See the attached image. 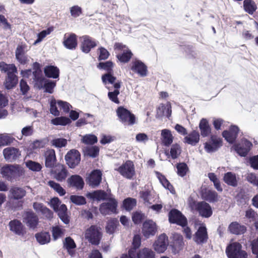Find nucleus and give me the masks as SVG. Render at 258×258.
Here are the masks:
<instances>
[{"label":"nucleus","mask_w":258,"mask_h":258,"mask_svg":"<svg viewBox=\"0 0 258 258\" xmlns=\"http://www.w3.org/2000/svg\"><path fill=\"white\" fill-rule=\"evenodd\" d=\"M157 177L162 185L166 189H168L171 193H175V190L173 185L170 183L166 177L159 172H157Z\"/></svg>","instance_id":"39"},{"label":"nucleus","mask_w":258,"mask_h":258,"mask_svg":"<svg viewBox=\"0 0 258 258\" xmlns=\"http://www.w3.org/2000/svg\"><path fill=\"white\" fill-rule=\"evenodd\" d=\"M131 70L141 77H145L148 74L147 66L140 60H136L133 62Z\"/></svg>","instance_id":"23"},{"label":"nucleus","mask_w":258,"mask_h":258,"mask_svg":"<svg viewBox=\"0 0 258 258\" xmlns=\"http://www.w3.org/2000/svg\"><path fill=\"white\" fill-rule=\"evenodd\" d=\"M83 142L86 144L93 145L97 142V138L95 135H86L83 137Z\"/></svg>","instance_id":"62"},{"label":"nucleus","mask_w":258,"mask_h":258,"mask_svg":"<svg viewBox=\"0 0 258 258\" xmlns=\"http://www.w3.org/2000/svg\"><path fill=\"white\" fill-rule=\"evenodd\" d=\"M9 226L10 231L17 235L23 236L26 233L25 227L21 222L18 219L10 221Z\"/></svg>","instance_id":"19"},{"label":"nucleus","mask_w":258,"mask_h":258,"mask_svg":"<svg viewBox=\"0 0 258 258\" xmlns=\"http://www.w3.org/2000/svg\"><path fill=\"white\" fill-rule=\"evenodd\" d=\"M118 224V221L115 218L109 220L106 226V232L109 234L113 233Z\"/></svg>","instance_id":"50"},{"label":"nucleus","mask_w":258,"mask_h":258,"mask_svg":"<svg viewBox=\"0 0 258 258\" xmlns=\"http://www.w3.org/2000/svg\"><path fill=\"white\" fill-rule=\"evenodd\" d=\"M225 251L228 258H248V253L242 249L241 244L238 242L230 243Z\"/></svg>","instance_id":"2"},{"label":"nucleus","mask_w":258,"mask_h":258,"mask_svg":"<svg viewBox=\"0 0 258 258\" xmlns=\"http://www.w3.org/2000/svg\"><path fill=\"white\" fill-rule=\"evenodd\" d=\"M157 115L158 116H163L166 115L167 117L171 116L172 110L171 105L170 102H167L165 105L161 103L157 108Z\"/></svg>","instance_id":"30"},{"label":"nucleus","mask_w":258,"mask_h":258,"mask_svg":"<svg viewBox=\"0 0 258 258\" xmlns=\"http://www.w3.org/2000/svg\"><path fill=\"white\" fill-rule=\"evenodd\" d=\"M20 168L18 165H7L3 167L1 173L6 179L11 181L19 174Z\"/></svg>","instance_id":"9"},{"label":"nucleus","mask_w":258,"mask_h":258,"mask_svg":"<svg viewBox=\"0 0 258 258\" xmlns=\"http://www.w3.org/2000/svg\"><path fill=\"white\" fill-rule=\"evenodd\" d=\"M223 181L227 185L233 187H236L238 184L236 175L232 172H228L224 174Z\"/></svg>","instance_id":"36"},{"label":"nucleus","mask_w":258,"mask_h":258,"mask_svg":"<svg viewBox=\"0 0 258 258\" xmlns=\"http://www.w3.org/2000/svg\"><path fill=\"white\" fill-rule=\"evenodd\" d=\"M44 73L47 78L56 79L59 77V70L57 67L47 66L45 67Z\"/></svg>","instance_id":"35"},{"label":"nucleus","mask_w":258,"mask_h":258,"mask_svg":"<svg viewBox=\"0 0 258 258\" xmlns=\"http://www.w3.org/2000/svg\"><path fill=\"white\" fill-rule=\"evenodd\" d=\"M168 245V238L165 234H162L159 236L153 246L155 251L158 253H163L167 249Z\"/></svg>","instance_id":"17"},{"label":"nucleus","mask_w":258,"mask_h":258,"mask_svg":"<svg viewBox=\"0 0 258 258\" xmlns=\"http://www.w3.org/2000/svg\"><path fill=\"white\" fill-rule=\"evenodd\" d=\"M116 80V78L112 75V73H106L102 76V82L105 84L108 83L114 85Z\"/></svg>","instance_id":"56"},{"label":"nucleus","mask_w":258,"mask_h":258,"mask_svg":"<svg viewBox=\"0 0 258 258\" xmlns=\"http://www.w3.org/2000/svg\"><path fill=\"white\" fill-rule=\"evenodd\" d=\"M189 206L192 210L197 212L202 217L208 218L213 214L211 206L206 201L197 202L192 200L189 203Z\"/></svg>","instance_id":"1"},{"label":"nucleus","mask_w":258,"mask_h":258,"mask_svg":"<svg viewBox=\"0 0 258 258\" xmlns=\"http://www.w3.org/2000/svg\"><path fill=\"white\" fill-rule=\"evenodd\" d=\"M12 197L15 200H20L24 197L26 194V190L21 187H12L10 190Z\"/></svg>","instance_id":"37"},{"label":"nucleus","mask_w":258,"mask_h":258,"mask_svg":"<svg viewBox=\"0 0 258 258\" xmlns=\"http://www.w3.org/2000/svg\"><path fill=\"white\" fill-rule=\"evenodd\" d=\"M55 86L56 82L55 81L46 80L44 84L45 92L52 94L53 92V89Z\"/></svg>","instance_id":"58"},{"label":"nucleus","mask_w":258,"mask_h":258,"mask_svg":"<svg viewBox=\"0 0 258 258\" xmlns=\"http://www.w3.org/2000/svg\"><path fill=\"white\" fill-rule=\"evenodd\" d=\"M223 144L222 139L215 135H211L210 139L204 144V149L208 153L217 151Z\"/></svg>","instance_id":"7"},{"label":"nucleus","mask_w":258,"mask_h":258,"mask_svg":"<svg viewBox=\"0 0 258 258\" xmlns=\"http://www.w3.org/2000/svg\"><path fill=\"white\" fill-rule=\"evenodd\" d=\"M108 200L109 202L103 203L100 206V213L104 215L109 214V212L115 214L117 213V202L116 200L114 198H110Z\"/></svg>","instance_id":"12"},{"label":"nucleus","mask_w":258,"mask_h":258,"mask_svg":"<svg viewBox=\"0 0 258 258\" xmlns=\"http://www.w3.org/2000/svg\"><path fill=\"white\" fill-rule=\"evenodd\" d=\"M145 218V214L141 211H136L132 214V216L133 222L136 225L141 224Z\"/></svg>","instance_id":"47"},{"label":"nucleus","mask_w":258,"mask_h":258,"mask_svg":"<svg viewBox=\"0 0 258 258\" xmlns=\"http://www.w3.org/2000/svg\"><path fill=\"white\" fill-rule=\"evenodd\" d=\"M243 9L249 15H252L257 9V6L253 0H244L243 3Z\"/></svg>","instance_id":"38"},{"label":"nucleus","mask_w":258,"mask_h":258,"mask_svg":"<svg viewBox=\"0 0 258 258\" xmlns=\"http://www.w3.org/2000/svg\"><path fill=\"white\" fill-rule=\"evenodd\" d=\"M99 152V148L96 146L87 147L85 150V154L92 158L96 157Z\"/></svg>","instance_id":"54"},{"label":"nucleus","mask_w":258,"mask_h":258,"mask_svg":"<svg viewBox=\"0 0 258 258\" xmlns=\"http://www.w3.org/2000/svg\"><path fill=\"white\" fill-rule=\"evenodd\" d=\"M70 13L73 17L77 18L82 14V9L78 5L74 6L70 8Z\"/></svg>","instance_id":"63"},{"label":"nucleus","mask_w":258,"mask_h":258,"mask_svg":"<svg viewBox=\"0 0 258 258\" xmlns=\"http://www.w3.org/2000/svg\"><path fill=\"white\" fill-rule=\"evenodd\" d=\"M70 187H74L78 189H82L84 186V182L82 177L79 175H71L67 180Z\"/></svg>","instance_id":"27"},{"label":"nucleus","mask_w":258,"mask_h":258,"mask_svg":"<svg viewBox=\"0 0 258 258\" xmlns=\"http://www.w3.org/2000/svg\"><path fill=\"white\" fill-rule=\"evenodd\" d=\"M0 69L5 72H10L9 71L17 72V68L14 64H7L3 61L0 62Z\"/></svg>","instance_id":"55"},{"label":"nucleus","mask_w":258,"mask_h":258,"mask_svg":"<svg viewBox=\"0 0 258 258\" xmlns=\"http://www.w3.org/2000/svg\"><path fill=\"white\" fill-rule=\"evenodd\" d=\"M117 171L123 177L131 179L135 175V167L132 161L128 160L117 169Z\"/></svg>","instance_id":"13"},{"label":"nucleus","mask_w":258,"mask_h":258,"mask_svg":"<svg viewBox=\"0 0 258 258\" xmlns=\"http://www.w3.org/2000/svg\"><path fill=\"white\" fill-rule=\"evenodd\" d=\"M137 258H155V254L151 249L145 247L138 252Z\"/></svg>","instance_id":"42"},{"label":"nucleus","mask_w":258,"mask_h":258,"mask_svg":"<svg viewBox=\"0 0 258 258\" xmlns=\"http://www.w3.org/2000/svg\"><path fill=\"white\" fill-rule=\"evenodd\" d=\"M26 45H19L16 50V58L21 64H25L29 61L28 56L25 54Z\"/></svg>","instance_id":"28"},{"label":"nucleus","mask_w":258,"mask_h":258,"mask_svg":"<svg viewBox=\"0 0 258 258\" xmlns=\"http://www.w3.org/2000/svg\"><path fill=\"white\" fill-rule=\"evenodd\" d=\"M116 114L119 120L124 125H133L136 122L135 115L123 106L117 108Z\"/></svg>","instance_id":"3"},{"label":"nucleus","mask_w":258,"mask_h":258,"mask_svg":"<svg viewBox=\"0 0 258 258\" xmlns=\"http://www.w3.org/2000/svg\"><path fill=\"white\" fill-rule=\"evenodd\" d=\"M252 143L247 140H245L242 144L234 145L235 151L241 157L246 156L250 150Z\"/></svg>","instance_id":"22"},{"label":"nucleus","mask_w":258,"mask_h":258,"mask_svg":"<svg viewBox=\"0 0 258 258\" xmlns=\"http://www.w3.org/2000/svg\"><path fill=\"white\" fill-rule=\"evenodd\" d=\"M35 238L40 244H45L50 242V235L48 232H40L35 234Z\"/></svg>","instance_id":"41"},{"label":"nucleus","mask_w":258,"mask_h":258,"mask_svg":"<svg viewBox=\"0 0 258 258\" xmlns=\"http://www.w3.org/2000/svg\"><path fill=\"white\" fill-rule=\"evenodd\" d=\"M250 246L252 254L258 258V237L251 242Z\"/></svg>","instance_id":"64"},{"label":"nucleus","mask_w":258,"mask_h":258,"mask_svg":"<svg viewBox=\"0 0 258 258\" xmlns=\"http://www.w3.org/2000/svg\"><path fill=\"white\" fill-rule=\"evenodd\" d=\"M63 246L67 249L69 254L72 255L73 253L72 249L76 248V244L74 240L71 237H68L65 238Z\"/></svg>","instance_id":"49"},{"label":"nucleus","mask_w":258,"mask_h":258,"mask_svg":"<svg viewBox=\"0 0 258 258\" xmlns=\"http://www.w3.org/2000/svg\"><path fill=\"white\" fill-rule=\"evenodd\" d=\"M97 67L100 70L106 71L107 73H113V63L111 60L100 62Z\"/></svg>","instance_id":"46"},{"label":"nucleus","mask_w":258,"mask_h":258,"mask_svg":"<svg viewBox=\"0 0 258 258\" xmlns=\"http://www.w3.org/2000/svg\"><path fill=\"white\" fill-rule=\"evenodd\" d=\"M199 128L203 137H208L211 134V128L208 120L202 118L199 123Z\"/></svg>","instance_id":"33"},{"label":"nucleus","mask_w":258,"mask_h":258,"mask_svg":"<svg viewBox=\"0 0 258 258\" xmlns=\"http://www.w3.org/2000/svg\"><path fill=\"white\" fill-rule=\"evenodd\" d=\"M102 175L100 170H93L87 178L88 184L93 187L98 186L101 182Z\"/></svg>","instance_id":"20"},{"label":"nucleus","mask_w":258,"mask_h":258,"mask_svg":"<svg viewBox=\"0 0 258 258\" xmlns=\"http://www.w3.org/2000/svg\"><path fill=\"white\" fill-rule=\"evenodd\" d=\"M239 131V127L235 125L230 126L229 130H225L222 132V135L223 138L229 143H233L238 135Z\"/></svg>","instance_id":"15"},{"label":"nucleus","mask_w":258,"mask_h":258,"mask_svg":"<svg viewBox=\"0 0 258 258\" xmlns=\"http://www.w3.org/2000/svg\"><path fill=\"white\" fill-rule=\"evenodd\" d=\"M107 194L102 190H97L89 194L90 198L97 201L107 200Z\"/></svg>","instance_id":"44"},{"label":"nucleus","mask_w":258,"mask_h":258,"mask_svg":"<svg viewBox=\"0 0 258 258\" xmlns=\"http://www.w3.org/2000/svg\"><path fill=\"white\" fill-rule=\"evenodd\" d=\"M200 137L198 132L192 131L184 138V143L195 146L199 142Z\"/></svg>","instance_id":"31"},{"label":"nucleus","mask_w":258,"mask_h":258,"mask_svg":"<svg viewBox=\"0 0 258 258\" xmlns=\"http://www.w3.org/2000/svg\"><path fill=\"white\" fill-rule=\"evenodd\" d=\"M208 235L205 226H200L193 236V240L199 245H202L207 242Z\"/></svg>","instance_id":"14"},{"label":"nucleus","mask_w":258,"mask_h":258,"mask_svg":"<svg viewBox=\"0 0 258 258\" xmlns=\"http://www.w3.org/2000/svg\"><path fill=\"white\" fill-rule=\"evenodd\" d=\"M86 237L94 245H98L101 238V233L96 225L91 226L86 233Z\"/></svg>","instance_id":"8"},{"label":"nucleus","mask_w":258,"mask_h":258,"mask_svg":"<svg viewBox=\"0 0 258 258\" xmlns=\"http://www.w3.org/2000/svg\"><path fill=\"white\" fill-rule=\"evenodd\" d=\"M66 164L71 168H75L80 162L81 154L76 149H72L65 155Z\"/></svg>","instance_id":"6"},{"label":"nucleus","mask_w":258,"mask_h":258,"mask_svg":"<svg viewBox=\"0 0 258 258\" xmlns=\"http://www.w3.org/2000/svg\"><path fill=\"white\" fill-rule=\"evenodd\" d=\"M230 233L235 235L244 234L246 231V227L244 225H240L237 222H232L228 227Z\"/></svg>","instance_id":"32"},{"label":"nucleus","mask_w":258,"mask_h":258,"mask_svg":"<svg viewBox=\"0 0 258 258\" xmlns=\"http://www.w3.org/2000/svg\"><path fill=\"white\" fill-rule=\"evenodd\" d=\"M170 153L173 159L177 158L181 153V148L180 146L177 144L172 145L170 149Z\"/></svg>","instance_id":"57"},{"label":"nucleus","mask_w":258,"mask_h":258,"mask_svg":"<svg viewBox=\"0 0 258 258\" xmlns=\"http://www.w3.org/2000/svg\"><path fill=\"white\" fill-rule=\"evenodd\" d=\"M162 142L165 146H168L173 142V137L169 130L165 129L162 131Z\"/></svg>","instance_id":"43"},{"label":"nucleus","mask_w":258,"mask_h":258,"mask_svg":"<svg viewBox=\"0 0 258 258\" xmlns=\"http://www.w3.org/2000/svg\"><path fill=\"white\" fill-rule=\"evenodd\" d=\"M17 72H8L4 82V85L7 90L15 88L18 83V78L15 73Z\"/></svg>","instance_id":"25"},{"label":"nucleus","mask_w":258,"mask_h":258,"mask_svg":"<svg viewBox=\"0 0 258 258\" xmlns=\"http://www.w3.org/2000/svg\"><path fill=\"white\" fill-rule=\"evenodd\" d=\"M176 168L177 174L181 177L184 176L188 171V167L184 162L177 163Z\"/></svg>","instance_id":"52"},{"label":"nucleus","mask_w":258,"mask_h":258,"mask_svg":"<svg viewBox=\"0 0 258 258\" xmlns=\"http://www.w3.org/2000/svg\"><path fill=\"white\" fill-rule=\"evenodd\" d=\"M121 82L120 81L116 82V83L114 84V90L108 93L109 99L116 104H119L120 103L117 96L119 94V89L121 87Z\"/></svg>","instance_id":"34"},{"label":"nucleus","mask_w":258,"mask_h":258,"mask_svg":"<svg viewBox=\"0 0 258 258\" xmlns=\"http://www.w3.org/2000/svg\"><path fill=\"white\" fill-rule=\"evenodd\" d=\"M45 158V165L47 168L53 167L56 162V157L54 149H47L44 153Z\"/></svg>","instance_id":"24"},{"label":"nucleus","mask_w":258,"mask_h":258,"mask_svg":"<svg viewBox=\"0 0 258 258\" xmlns=\"http://www.w3.org/2000/svg\"><path fill=\"white\" fill-rule=\"evenodd\" d=\"M48 185L57 192L60 196H63L66 194V190L60 185L53 180L49 181L48 182Z\"/></svg>","instance_id":"48"},{"label":"nucleus","mask_w":258,"mask_h":258,"mask_svg":"<svg viewBox=\"0 0 258 258\" xmlns=\"http://www.w3.org/2000/svg\"><path fill=\"white\" fill-rule=\"evenodd\" d=\"M54 178L58 181H62L66 179L68 175L69 172L64 165H60L54 171Z\"/></svg>","instance_id":"29"},{"label":"nucleus","mask_w":258,"mask_h":258,"mask_svg":"<svg viewBox=\"0 0 258 258\" xmlns=\"http://www.w3.org/2000/svg\"><path fill=\"white\" fill-rule=\"evenodd\" d=\"M97 50L98 54V60L99 61L106 60L108 59L110 56L109 51L102 46L99 47Z\"/></svg>","instance_id":"53"},{"label":"nucleus","mask_w":258,"mask_h":258,"mask_svg":"<svg viewBox=\"0 0 258 258\" xmlns=\"http://www.w3.org/2000/svg\"><path fill=\"white\" fill-rule=\"evenodd\" d=\"M71 122V119L64 116L56 117L51 120V123L55 125H66Z\"/></svg>","instance_id":"51"},{"label":"nucleus","mask_w":258,"mask_h":258,"mask_svg":"<svg viewBox=\"0 0 258 258\" xmlns=\"http://www.w3.org/2000/svg\"><path fill=\"white\" fill-rule=\"evenodd\" d=\"M137 205V200L132 198L125 199L122 203V206L126 211H130Z\"/></svg>","instance_id":"45"},{"label":"nucleus","mask_w":258,"mask_h":258,"mask_svg":"<svg viewBox=\"0 0 258 258\" xmlns=\"http://www.w3.org/2000/svg\"><path fill=\"white\" fill-rule=\"evenodd\" d=\"M143 226V234L146 238L154 235L157 231L156 223L151 220H146Z\"/></svg>","instance_id":"18"},{"label":"nucleus","mask_w":258,"mask_h":258,"mask_svg":"<svg viewBox=\"0 0 258 258\" xmlns=\"http://www.w3.org/2000/svg\"><path fill=\"white\" fill-rule=\"evenodd\" d=\"M70 200L72 203L77 205H83L86 203V199L84 197L81 196H71Z\"/></svg>","instance_id":"60"},{"label":"nucleus","mask_w":258,"mask_h":258,"mask_svg":"<svg viewBox=\"0 0 258 258\" xmlns=\"http://www.w3.org/2000/svg\"><path fill=\"white\" fill-rule=\"evenodd\" d=\"M133 55V54L131 50L128 48H126V49L124 50L122 53L117 54L116 58L121 62L125 63L128 62L130 60Z\"/></svg>","instance_id":"40"},{"label":"nucleus","mask_w":258,"mask_h":258,"mask_svg":"<svg viewBox=\"0 0 258 258\" xmlns=\"http://www.w3.org/2000/svg\"><path fill=\"white\" fill-rule=\"evenodd\" d=\"M62 44L68 49H75L78 46L77 36L73 33L65 34Z\"/></svg>","instance_id":"16"},{"label":"nucleus","mask_w":258,"mask_h":258,"mask_svg":"<svg viewBox=\"0 0 258 258\" xmlns=\"http://www.w3.org/2000/svg\"><path fill=\"white\" fill-rule=\"evenodd\" d=\"M168 220L171 224H176L181 227L187 225V220L182 213L176 209H171L168 213Z\"/></svg>","instance_id":"5"},{"label":"nucleus","mask_w":258,"mask_h":258,"mask_svg":"<svg viewBox=\"0 0 258 258\" xmlns=\"http://www.w3.org/2000/svg\"><path fill=\"white\" fill-rule=\"evenodd\" d=\"M201 195L203 199L210 203L217 202L219 198V196L216 191L207 188L202 189Z\"/></svg>","instance_id":"21"},{"label":"nucleus","mask_w":258,"mask_h":258,"mask_svg":"<svg viewBox=\"0 0 258 258\" xmlns=\"http://www.w3.org/2000/svg\"><path fill=\"white\" fill-rule=\"evenodd\" d=\"M51 204L54 211H57L58 216L61 220L65 224H69L70 218L68 215V209L65 204H61L58 198H53L51 200Z\"/></svg>","instance_id":"4"},{"label":"nucleus","mask_w":258,"mask_h":258,"mask_svg":"<svg viewBox=\"0 0 258 258\" xmlns=\"http://www.w3.org/2000/svg\"><path fill=\"white\" fill-rule=\"evenodd\" d=\"M81 50L85 53H89L92 49L97 45V42L95 39L89 35H83L80 37Z\"/></svg>","instance_id":"10"},{"label":"nucleus","mask_w":258,"mask_h":258,"mask_svg":"<svg viewBox=\"0 0 258 258\" xmlns=\"http://www.w3.org/2000/svg\"><path fill=\"white\" fill-rule=\"evenodd\" d=\"M67 143V140L64 138H57L51 141L52 146L59 148L66 147Z\"/></svg>","instance_id":"59"},{"label":"nucleus","mask_w":258,"mask_h":258,"mask_svg":"<svg viewBox=\"0 0 258 258\" xmlns=\"http://www.w3.org/2000/svg\"><path fill=\"white\" fill-rule=\"evenodd\" d=\"M3 154L6 160L10 162L15 161L21 155L19 150L14 147H8L5 149Z\"/></svg>","instance_id":"26"},{"label":"nucleus","mask_w":258,"mask_h":258,"mask_svg":"<svg viewBox=\"0 0 258 258\" xmlns=\"http://www.w3.org/2000/svg\"><path fill=\"white\" fill-rule=\"evenodd\" d=\"M27 167L31 170L33 171H39L41 168V165L36 162L29 160L26 162Z\"/></svg>","instance_id":"61"},{"label":"nucleus","mask_w":258,"mask_h":258,"mask_svg":"<svg viewBox=\"0 0 258 258\" xmlns=\"http://www.w3.org/2000/svg\"><path fill=\"white\" fill-rule=\"evenodd\" d=\"M23 222L30 228L34 229L38 225L39 218L32 211L25 212L23 215Z\"/></svg>","instance_id":"11"}]
</instances>
